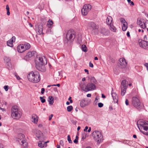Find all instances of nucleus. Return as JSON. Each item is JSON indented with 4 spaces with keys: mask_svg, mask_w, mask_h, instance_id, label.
Instances as JSON below:
<instances>
[{
    "mask_svg": "<svg viewBox=\"0 0 148 148\" xmlns=\"http://www.w3.org/2000/svg\"><path fill=\"white\" fill-rule=\"evenodd\" d=\"M27 78L32 82L37 83L40 81V74L38 71H32L28 75Z\"/></svg>",
    "mask_w": 148,
    "mask_h": 148,
    "instance_id": "1",
    "label": "nucleus"
},
{
    "mask_svg": "<svg viewBox=\"0 0 148 148\" xmlns=\"http://www.w3.org/2000/svg\"><path fill=\"white\" fill-rule=\"evenodd\" d=\"M75 32L72 29L68 30L66 34V38L64 41L65 43H70L75 37Z\"/></svg>",
    "mask_w": 148,
    "mask_h": 148,
    "instance_id": "2",
    "label": "nucleus"
},
{
    "mask_svg": "<svg viewBox=\"0 0 148 148\" xmlns=\"http://www.w3.org/2000/svg\"><path fill=\"white\" fill-rule=\"evenodd\" d=\"M132 105L136 109L140 110L144 107L143 104L141 103L140 100L136 97H133L132 99Z\"/></svg>",
    "mask_w": 148,
    "mask_h": 148,
    "instance_id": "3",
    "label": "nucleus"
},
{
    "mask_svg": "<svg viewBox=\"0 0 148 148\" xmlns=\"http://www.w3.org/2000/svg\"><path fill=\"white\" fill-rule=\"evenodd\" d=\"M11 112V116L14 119H18L21 116V112L18 111L17 106H13L12 108Z\"/></svg>",
    "mask_w": 148,
    "mask_h": 148,
    "instance_id": "4",
    "label": "nucleus"
},
{
    "mask_svg": "<svg viewBox=\"0 0 148 148\" xmlns=\"http://www.w3.org/2000/svg\"><path fill=\"white\" fill-rule=\"evenodd\" d=\"M138 127L140 132L143 129L145 131L148 130V121H143L142 120H139L137 122Z\"/></svg>",
    "mask_w": 148,
    "mask_h": 148,
    "instance_id": "5",
    "label": "nucleus"
},
{
    "mask_svg": "<svg viewBox=\"0 0 148 148\" xmlns=\"http://www.w3.org/2000/svg\"><path fill=\"white\" fill-rule=\"evenodd\" d=\"M80 86L82 89L86 92L94 90L96 88L95 84L91 82L88 83L85 87L82 83L80 84Z\"/></svg>",
    "mask_w": 148,
    "mask_h": 148,
    "instance_id": "6",
    "label": "nucleus"
},
{
    "mask_svg": "<svg viewBox=\"0 0 148 148\" xmlns=\"http://www.w3.org/2000/svg\"><path fill=\"white\" fill-rule=\"evenodd\" d=\"M24 138L25 136L24 134H19L18 136L17 141L21 145H23L24 147H26L28 146V143Z\"/></svg>",
    "mask_w": 148,
    "mask_h": 148,
    "instance_id": "7",
    "label": "nucleus"
},
{
    "mask_svg": "<svg viewBox=\"0 0 148 148\" xmlns=\"http://www.w3.org/2000/svg\"><path fill=\"white\" fill-rule=\"evenodd\" d=\"M92 136L95 141L100 143L103 140V136L101 132L98 131H95L92 133Z\"/></svg>",
    "mask_w": 148,
    "mask_h": 148,
    "instance_id": "8",
    "label": "nucleus"
},
{
    "mask_svg": "<svg viewBox=\"0 0 148 148\" xmlns=\"http://www.w3.org/2000/svg\"><path fill=\"white\" fill-rule=\"evenodd\" d=\"M127 86L128 84L126 83V80H123L121 82V94L122 96H124L125 95L126 92V90Z\"/></svg>",
    "mask_w": 148,
    "mask_h": 148,
    "instance_id": "9",
    "label": "nucleus"
},
{
    "mask_svg": "<svg viewBox=\"0 0 148 148\" xmlns=\"http://www.w3.org/2000/svg\"><path fill=\"white\" fill-rule=\"evenodd\" d=\"M91 8V5L89 4L85 5L81 10L82 14L84 15H87L88 12L90 10Z\"/></svg>",
    "mask_w": 148,
    "mask_h": 148,
    "instance_id": "10",
    "label": "nucleus"
},
{
    "mask_svg": "<svg viewBox=\"0 0 148 148\" xmlns=\"http://www.w3.org/2000/svg\"><path fill=\"white\" fill-rule=\"evenodd\" d=\"M138 42L140 47L145 49L148 48V42L146 41H143L141 39H139Z\"/></svg>",
    "mask_w": 148,
    "mask_h": 148,
    "instance_id": "11",
    "label": "nucleus"
},
{
    "mask_svg": "<svg viewBox=\"0 0 148 148\" xmlns=\"http://www.w3.org/2000/svg\"><path fill=\"white\" fill-rule=\"evenodd\" d=\"M36 55V53L35 51H29L27 53L26 55L24 58L25 60H27L29 59V58L33 57L34 55Z\"/></svg>",
    "mask_w": 148,
    "mask_h": 148,
    "instance_id": "12",
    "label": "nucleus"
},
{
    "mask_svg": "<svg viewBox=\"0 0 148 148\" xmlns=\"http://www.w3.org/2000/svg\"><path fill=\"white\" fill-rule=\"evenodd\" d=\"M44 64H39L37 62L36 63V69L40 71L44 72L45 71L46 69Z\"/></svg>",
    "mask_w": 148,
    "mask_h": 148,
    "instance_id": "13",
    "label": "nucleus"
},
{
    "mask_svg": "<svg viewBox=\"0 0 148 148\" xmlns=\"http://www.w3.org/2000/svg\"><path fill=\"white\" fill-rule=\"evenodd\" d=\"M119 62L121 68H124L127 66V63L124 58H120L119 60Z\"/></svg>",
    "mask_w": 148,
    "mask_h": 148,
    "instance_id": "14",
    "label": "nucleus"
},
{
    "mask_svg": "<svg viewBox=\"0 0 148 148\" xmlns=\"http://www.w3.org/2000/svg\"><path fill=\"white\" fill-rule=\"evenodd\" d=\"M43 27V25L41 24H39L36 28V31L37 34L38 35H40L42 33Z\"/></svg>",
    "mask_w": 148,
    "mask_h": 148,
    "instance_id": "15",
    "label": "nucleus"
},
{
    "mask_svg": "<svg viewBox=\"0 0 148 148\" xmlns=\"http://www.w3.org/2000/svg\"><path fill=\"white\" fill-rule=\"evenodd\" d=\"M88 27L91 28L93 30L97 29L98 27L96 25L95 23L93 22H90L88 24Z\"/></svg>",
    "mask_w": 148,
    "mask_h": 148,
    "instance_id": "16",
    "label": "nucleus"
},
{
    "mask_svg": "<svg viewBox=\"0 0 148 148\" xmlns=\"http://www.w3.org/2000/svg\"><path fill=\"white\" fill-rule=\"evenodd\" d=\"M18 52L20 53H22L25 51L24 45L23 44H20L17 47Z\"/></svg>",
    "mask_w": 148,
    "mask_h": 148,
    "instance_id": "17",
    "label": "nucleus"
},
{
    "mask_svg": "<svg viewBox=\"0 0 148 148\" xmlns=\"http://www.w3.org/2000/svg\"><path fill=\"white\" fill-rule=\"evenodd\" d=\"M15 40V36H13L10 40H8L7 43V45L10 47H12L13 46V42H14Z\"/></svg>",
    "mask_w": 148,
    "mask_h": 148,
    "instance_id": "18",
    "label": "nucleus"
},
{
    "mask_svg": "<svg viewBox=\"0 0 148 148\" xmlns=\"http://www.w3.org/2000/svg\"><path fill=\"white\" fill-rule=\"evenodd\" d=\"M137 24L139 25L143 29H145L146 27V25L145 22H143L141 20H138Z\"/></svg>",
    "mask_w": 148,
    "mask_h": 148,
    "instance_id": "19",
    "label": "nucleus"
},
{
    "mask_svg": "<svg viewBox=\"0 0 148 148\" xmlns=\"http://www.w3.org/2000/svg\"><path fill=\"white\" fill-rule=\"evenodd\" d=\"M48 142V141L45 142L43 141H39L38 143V145L39 147L40 148H43L44 147H46L47 146L46 143Z\"/></svg>",
    "mask_w": 148,
    "mask_h": 148,
    "instance_id": "20",
    "label": "nucleus"
},
{
    "mask_svg": "<svg viewBox=\"0 0 148 148\" xmlns=\"http://www.w3.org/2000/svg\"><path fill=\"white\" fill-rule=\"evenodd\" d=\"M111 95L113 97L114 101L115 102H117L118 101V96L116 93L113 92V90H112Z\"/></svg>",
    "mask_w": 148,
    "mask_h": 148,
    "instance_id": "21",
    "label": "nucleus"
},
{
    "mask_svg": "<svg viewBox=\"0 0 148 148\" xmlns=\"http://www.w3.org/2000/svg\"><path fill=\"white\" fill-rule=\"evenodd\" d=\"M88 104L87 101L84 100H82L81 101L80 103V105L81 107H84L87 106Z\"/></svg>",
    "mask_w": 148,
    "mask_h": 148,
    "instance_id": "22",
    "label": "nucleus"
},
{
    "mask_svg": "<svg viewBox=\"0 0 148 148\" xmlns=\"http://www.w3.org/2000/svg\"><path fill=\"white\" fill-rule=\"evenodd\" d=\"M112 18L110 16H108L107 17L106 19V22L107 24L109 25H111L112 24Z\"/></svg>",
    "mask_w": 148,
    "mask_h": 148,
    "instance_id": "23",
    "label": "nucleus"
},
{
    "mask_svg": "<svg viewBox=\"0 0 148 148\" xmlns=\"http://www.w3.org/2000/svg\"><path fill=\"white\" fill-rule=\"evenodd\" d=\"M38 116L37 115H33L32 118V121L35 123H37L38 121Z\"/></svg>",
    "mask_w": 148,
    "mask_h": 148,
    "instance_id": "24",
    "label": "nucleus"
},
{
    "mask_svg": "<svg viewBox=\"0 0 148 148\" xmlns=\"http://www.w3.org/2000/svg\"><path fill=\"white\" fill-rule=\"evenodd\" d=\"M23 45H24L25 51L27 50H28L31 47V45L29 43H25Z\"/></svg>",
    "mask_w": 148,
    "mask_h": 148,
    "instance_id": "25",
    "label": "nucleus"
},
{
    "mask_svg": "<svg viewBox=\"0 0 148 148\" xmlns=\"http://www.w3.org/2000/svg\"><path fill=\"white\" fill-rule=\"evenodd\" d=\"M37 58H38V62H37V63L41 64H45V62L42 57H38Z\"/></svg>",
    "mask_w": 148,
    "mask_h": 148,
    "instance_id": "26",
    "label": "nucleus"
},
{
    "mask_svg": "<svg viewBox=\"0 0 148 148\" xmlns=\"http://www.w3.org/2000/svg\"><path fill=\"white\" fill-rule=\"evenodd\" d=\"M48 101L49 102V104L51 105L54 102V99L53 97L51 96H49L48 97Z\"/></svg>",
    "mask_w": 148,
    "mask_h": 148,
    "instance_id": "27",
    "label": "nucleus"
},
{
    "mask_svg": "<svg viewBox=\"0 0 148 148\" xmlns=\"http://www.w3.org/2000/svg\"><path fill=\"white\" fill-rule=\"evenodd\" d=\"M53 22L51 19H49L47 22V25L48 27L50 28L51 26L53 24Z\"/></svg>",
    "mask_w": 148,
    "mask_h": 148,
    "instance_id": "28",
    "label": "nucleus"
},
{
    "mask_svg": "<svg viewBox=\"0 0 148 148\" xmlns=\"http://www.w3.org/2000/svg\"><path fill=\"white\" fill-rule=\"evenodd\" d=\"M4 60L8 64V65L9 64H10V59L9 58L7 57H5L4 58Z\"/></svg>",
    "mask_w": 148,
    "mask_h": 148,
    "instance_id": "29",
    "label": "nucleus"
},
{
    "mask_svg": "<svg viewBox=\"0 0 148 148\" xmlns=\"http://www.w3.org/2000/svg\"><path fill=\"white\" fill-rule=\"evenodd\" d=\"M127 23H125L123 24L122 26V30L124 31H125L127 28Z\"/></svg>",
    "mask_w": 148,
    "mask_h": 148,
    "instance_id": "30",
    "label": "nucleus"
},
{
    "mask_svg": "<svg viewBox=\"0 0 148 148\" xmlns=\"http://www.w3.org/2000/svg\"><path fill=\"white\" fill-rule=\"evenodd\" d=\"M110 29L111 31L114 32H116V28L114 26H113V24L110 25Z\"/></svg>",
    "mask_w": 148,
    "mask_h": 148,
    "instance_id": "31",
    "label": "nucleus"
},
{
    "mask_svg": "<svg viewBox=\"0 0 148 148\" xmlns=\"http://www.w3.org/2000/svg\"><path fill=\"white\" fill-rule=\"evenodd\" d=\"M81 48L82 51L84 52H86L87 51V48L85 45H82L81 46Z\"/></svg>",
    "mask_w": 148,
    "mask_h": 148,
    "instance_id": "32",
    "label": "nucleus"
},
{
    "mask_svg": "<svg viewBox=\"0 0 148 148\" xmlns=\"http://www.w3.org/2000/svg\"><path fill=\"white\" fill-rule=\"evenodd\" d=\"M42 133L40 131H38V132L36 133V137L38 138H39L41 136V135H42Z\"/></svg>",
    "mask_w": 148,
    "mask_h": 148,
    "instance_id": "33",
    "label": "nucleus"
},
{
    "mask_svg": "<svg viewBox=\"0 0 148 148\" xmlns=\"http://www.w3.org/2000/svg\"><path fill=\"white\" fill-rule=\"evenodd\" d=\"M90 81L91 82H93V84H96L97 81L95 78L93 77H91L90 79Z\"/></svg>",
    "mask_w": 148,
    "mask_h": 148,
    "instance_id": "34",
    "label": "nucleus"
},
{
    "mask_svg": "<svg viewBox=\"0 0 148 148\" xmlns=\"http://www.w3.org/2000/svg\"><path fill=\"white\" fill-rule=\"evenodd\" d=\"M73 107L72 106H69L67 107V110L68 112H71L73 109Z\"/></svg>",
    "mask_w": 148,
    "mask_h": 148,
    "instance_id": "35",
    "label": "nucleus"
},
{
    "mask_svg": "<svg viewBox=\"0 0 148 148\" xmlns=\"http://www.w3.org/2000/svg\"><path fill=\"white\" fill-rule=\"evenodd\" d=\"M67 140L69 143H72V141L71 140V138L69 135H68L67 136Z\"/></svg>",
    "mask_w": 148,
    "mask_h": 148,
    "instance_id": "36",
    "label": "nucleus"
},
{
    "mask_svg": "<svg viewBox=\"0 0 148 148\" xmlns=\"http://www.w3.org/2000/svg\"><path fill=\"white\" fill-rule=\"evenodd\" d=\"M121 22L123 24L125 23H127L125 20L123 18H121L120 19Z\"/></svg>",
    "mask_w": 148,
    "mask_h": 148,
    "instance_id": "37",
    "label": "nucleus"
},
{
    "mask_svg": "<svg viewBox=\"0 0 148 148\" xmlns=\"http://www.w3.org/2000/svg\"><path fill=\"white\" fill-rule=\"evenodd\" d=\"M40 99L41 100V102L42 103H44L45 102V99H43V97H40Z\"/></svg>",
    "mask_w": 148,
    "mask_h": 148,
    "instance_id": "38",
    "label": "nucleus"
},
{
    "mask_svg": "<svg viewBox=\"0 0 148 148\" xmlns=\"http://www.w3.org/2000/svg\"><path fill=\"white\" fill-rule=\"evenodd\" d=\"M86 134L85 133L82 134V139L84 140V139L86 138Z\"/></svg>",
    "mask_w": 148,
    "mask_h": 148,
    "instance_id": "39",
    "label": "nucleus"
},
{
    "mask_svg": "<svg viewBox=\"0 0 148 148\" xmlns=\"http://www.w3.org/2000/svg\"><path fill=\"white\" fill-rule=\"evenodd\" d=\"M103 106V104L101 103H99L98 104V107L99 108L102 107Z\"/></svg>",
    "mask_w": 148,
    "mask_h": 148,
    "instance_id": "40",
    "label": "nucleus"
},
{
    "mask_svg": "<svg viewBox=\"0 0 148 148\" xmlns=\"http://www.w3.org/2000/svg\"><path fill=\"white\" fill-rule=\"evenodd\" d=\"M8 86H4V88L5 90V91H8Z\"/></svg>",
    "mask_w": 148,
    "mask_h": 148,
    "instance_id": "41",
    "label": "nucleus"
},
{
    "mask_svg": "<svg viewBox=\"0 0 148 148\" xmlns=\"http://www.w3.org/2000/svg\"><path fill=\"white\" fill-rule=\"evenodd\" d=\"M125 103L126 105L127 106L129 105V102L128 100L127 99H126L125 101Z\"/></svg>",
    "mask_w": 148,
    "mask_h": 148,
    "instance_id": "42",
    "label": "nucleus"
},
{
    "mask_svg": "<svg viewBox=\"0 0 148 148\" xmlns=\"http://www.w3.org/2000/svg\"><path fill=\"white\" fill-rule=\"evenodd\" d=\"M68 100L69 101H70V102L71 103L73 102V101L71 99V97H69V98L68 99Z\"/></svg>",
    "mask_w": 148,
    "mask_h": 148,
    "instance_id": "43",
    "label": "nucleus"
},
{
    "mask_svg": "<svg viewBox=\"0 0 148 148\" xmlns=\"http://www.w3.org/2000/svg\"><path fill=\"white\" fill-rule=\"evenodd\" d=\"M53 116V114H51L49 117V120H51V119H52V117Z\"/></svg>",
    "mask_w": 148,
    "mask_h": 148,
    "instance_id": "44",
    "label": "nucleus"
},
{
    "mask_svg": "<svg viewBox=\"0 0 148 148\" xmlns=\"http://www.w3.org/2000/svg\"><path fill=\"white\" fill-rule=\"evenodd\" d=\"M89 65L90 67L91 68H92L93 67V64L92 63H91L90 62L89 63Z\"/></svg>",
    "mask_w": 148,
    "mask_h": 148,
    "instance_id": "45",
    "label": "nucleus"
},
{
    "mask_svg": "<svg viewBox=\"0 0 148 148\" xmlns=\"http://www.w3.org/2000/svg\"><path fill=\"white\" fill-rule=\"evenodd\" d=\"M144 65L146 67L148 71V63H145Z\"/></svg>",
    "mask_w": 148,
    "mask_h": 148,
    "instance_id": "46",
    "label": "nucleus"
},
{
    "mask_svg": "<svg viewBox=\"0 0 148 148\" xmlns=\"http://www.w3.org/2000/svg\"><path fill=\"white\" fill-rule=\"evenodd\" d=\"M73 142L74 143L76 144H77L78 142V140H77V139H75L73 141Z\"/></svg>",
    "mask_w": 148,
    "mask_h": 148,
    "instance_id": "47",
    "label": "nucleus"
},
{
    "mask_svg": "<svg viewBox=\"0 0 148 148\" xmlns=\"http://www.w3.org/2000/svg\"><path fill=\"white\" fill-rule=\"evenodd\" d=\"M146 25V28H147V27H148V20H147L145 21V24Z\"/></svg>",
    "mask_w": 148,
    "mask_h": 148,
    "instance_id": "48",
    "label": "nucleus"
},
{
    "mask_svg": "<svg viewBox=\"0 0 148 148\" xmlns=\"http://www.w3.org/2000/svg\"><path fill=\"white\" fill-rule=\"evenodd\" d=\"M45 90L44 88H42L41 89V93L42 94H43L44 93Z\"/></svg>",
    "mask_w": 148,
    "mask_h": 148,
    "instance_id": "49",
    "label": "nucleus"
},
{
    "mask_svg": "<svg viewBox=\"0 0 148 148\" xmlns=\"http://www.w3.org/2000/svg\"><path fill=\"white\" fill-rule=\"evenodd\" d=\"M88 127L86 126L85 127V129H84V132H87V130L88 129Z\"/></svg>",
    "mask_w": 148,
    "mask_h": 148,
    "instance_id": "50",
    "label": "nucleus"
},
{
    "mask_svg": "<svg viewBox=\"0 0 148 148\" xmlns=\"http://www.w3.org/2000/svg\"><path fill=\"white\" fill-rule=\"evenodd\" d=\"M147 36H146V35H145L144 36V41H146L147 40Z\"/></svg>",
    "mask_w": 148,
    "mask_h": 148,
    "instance_id": "51",
    "label": "nucleus"
},
{
    "mask_svg": "<svg viewBox=\"0 0 148 148\" xmlns=\"http://www.w3.org/2000/svg\"><path fill=\"white\" fill-rule=\"evenodd\" d=\"M7 14L8 15H9L10 14V10H7Z\"/></svg>",
    "mask_w": 148,
    "mask_h": 148,
    "instance_id": "52",
    "label": "nucleus"
},
{
    "mask_svg": "<svg viewBox=\"0 0 148 148\" xmlns=\"http://www.w3.org/2000/svg\"><path fill=\"white\" fill-rule=\"evenodd\" d=\"M6 8L7 10H9L10 8L9 6L8 5H6Z\"/></svg>",
    "mask_w": 148,
    "mask_h": 148,
    "instance_id": "53",
    "label": "nucleus"
},
{
    "mask_svg": "<svg viewBox=\"0 0 148 148\" xmlns=\"http://www.w3.org/2000/svg\"><path fill=\"white\" fill-rule=\"evenodd\" d=\"M127 35L128 37H130V33L128 31L127 33Z\"/></svg>",
    "mask_w": 148,
    "mask_h": 148,
    "instance_id": "54",
    "label": "nucleus"
},
{
    "mask_svg": "<svg viewBox=\"0 0 148 148\" xmlns=\"http://www.w3.org/2000/svg\"><path fill=\"white\" fill-rule=\"evenodd\" d=\"M15 76H16V78L19 80V79H20V77L17 75H15Z\"/></svg>",
    "mask_w": 148,
    "mask_h": 148,
    "instance_id": "55",
    "label": "nucleus"
},
{
    "mask_svg": "<svg viewBox=\"0 0 148 148\" xmlns=\"http://www.w3.org/2000/svg\"><path fill=\"white\" fill-rule=\"evenodd\" d=\"M84 71L85 72H87V74H89L88 71L87 69H85Z\"/></svg>",
    "mask_w": 148,
    "mask_h": 148,
    "instance_id": "56",
    "label": "nucleus"
},
{
    "mask_svg": "<svg viewBox=\"0 0 148 148\" xmlns=\"http://www.w3.org/2000/svg\"><path fill=\"white\" fill-rule=\"evenodd\" d=\"M91 96V95L90 94H88L87 95V97H90Z\"/></svg>",
    "mask_w": 148,
    "mask_h": 148,
    "instance_id": "57",
    "label": "nucleus"
},
{
    "mask_svg": "<svg viewBox=\"0 0 148 148\" xmlns=\"http://www.w3.org/2000/svg\"><path fill=\"white\" fill-rule=\"evenodd\" d=\"M130 4L132 5H134V2L132 1H131L130 2Z\"/></svg>",
    "mask_w": 148,
    "mask_h": 148,
    "instance_id": "58",
    "label": "nucleus"
},
{
    "mask_svg": "<svg viewBox=\"0 0 148 148\" xmlns=\"http://www.w3.org/2000/svg\"><path fill=\"white\" fill-rule=\"evenodd\" d=\"M91 130V128L90 127L88 129V132H90Z\"/></svg>",
    "mask_w": 148,
    "mask_h": 148,
    "instance_id": "59",
    "label": "nucleus"
},
{
    "mask_svg": "<svg viewBox=\"0 0 148 148\" xmlns=\"http://www.w3.org/2000/svg\"><path fill=\"white\" fill-rule=\"evenodd\" d=\"M102 97L103 98H105L106 97V96L104 95L103 94H102Z\"/></svg>",
    "mask_w": 148,
    "mask_h": 148,
    "instance_id": "60",
    "label": "nucleus"
},
{
    "mask_svg": "<svg viewBox=\"0 0 148 148\" xmlns=\"http://www.w3.org/2000/svg\"><path fill=\"white\" fill-rule=\"evenodd\" d=\"M0 148H3V145L1 144H0Z\"/></svg>",
    "mask_w": 148,
    "mask_h": 148,
    "instance_id": "61",
    "label": "nucleus"
},
{
    "mask_svg": "<svg viewBox=\"0 0 148 148\" xmlns=\"http://www.w3.org/2000/svg\"><path fill=\"white\" fill-rule=\"evenodd\" d=\"M127 140H124L123 142V143L126 144L127 143Z\"/></svg>",
    "mask_w": 148,
    "mask_h": 148,
    "instance_id": "62",
    "label": "nucleus"
},
{
    "mask_svg": "<svg viewBox=\"0 0 148 148\" xmlns=\"http://www.w3.org/2000/svg\"><path fill=\"white\" fill-rule=\"evenodd\" d=\"M94 60H98V58L97 57H95L94 58Z\"/></svg>",
    "mask_w": 148,
    "mask_h": 148,
    "instance_id": "63",
    "label": "nucleus"
},
{
    "mask_svg": "<svg viewBox=\"0 0 148 148\" xmlns=\"http://www.w3.org/2000/svg\"><path fill=\"white\" fill-rule=\"evenodd\" d=\"M42 125L41 124H39L38 126V127H42Z\"/></svg>",
    "mask_w": 148,
    "mask_h": 148,
    "instance_id": "64",
    "label": "nucleus"
}]
</instances>
